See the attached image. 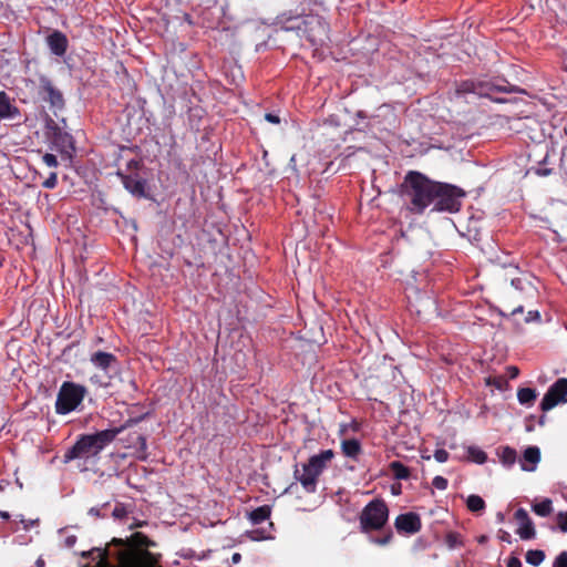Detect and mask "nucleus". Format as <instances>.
Masks as SVG:
<instances>
[{
	"mask_svg": "<svg viewBox=\"0 0 567 567\" xmlns=\"http://www.w3.org/2000/svg\"><path fill=\"white\" fill-rule=\"evenodd\" d=\"M140 440L142 441V444L145 445V439L144 437H140Z\"/></svg>",
	"mask_w": 567,
	"mask_h": 567,
	"instance_id": "obj_52",
	"label": "nucleus"
},
{
	"mask_svg": "<svg viewBox=\"0 0 567 567\" xmlns=\"http://www.w3.org/2000/svg\"><path fill=\"white\" fill-rule=\"evenodd\" d=\"M290 166L292 169H296V156L295 155L291 156V158H290Z\"/></svg>",
	"mask_w": 567,
	"mask_h": 567,
	"instance_id": "obj_49",
	"label": "nucleus"
},
{
	"mask_svg": "<svg viewBox=\"0 0 567 567\" xmlns=\"http://www.w3.org/2000/svg\"><path fill=\"white\" fill-rule=\"evenodd\" d=\"M390 470L396 480H408L410 477V470L399 461L391 462Z\"/></svg>",
	"mask_w": 567,
	"mask_h": 567,
	"instance_id": "obj_23",
	"label": "nucleus"
},
{
	"mask_svg": "<svg viewBox=\"0 0 567 567\" xmlns=\"http://www.w3.org/2000/svg\"><path fill=\"white\" fill-rule=\"evenodd\" d=\"M512 378H516L518 375V369L516 367L508 368Z\"/></svg>",
	"mask_w": 567,
	"mask_h": 567,
	"instance_id": "obj_44",
	"label": "nucleus"
},
{
	"mask_svg": "<svg viewBox=\"0 0 567 567\" xmlns=\"http://www.w3.org/2000/svg\"><path fill=\"white\" fill-rule=\"evenodd\" d=\"M270 507L267 505L260 506L249 513V519L252 524H260L270 517Z\"/></svg>",
	"mask_w": 567,
	"mask_h": 567,
	"instance_id": "obj_19",
	"label": "nucleus"
},
{
	"mask_svg": "<svg viewBox=\"0 0 567 567\" xmlns=\"http://www.w3.org/2000/svg\"><path fill=\"white\" fill-rule=\"evenodd\" d=\"M567 402V379L561 378L558 379L554 384L549 386L547 392L545 393L542 402L540 409L544 412L550 411L556 405L560 403Z\"/></svg>",
	"mask_w": 567,
	"mask_h": 567,
	"instance_id": "obj_7",
	"label": "nucleus"
},
{
	"mask_svg": "<svg viewBox=\"0 0 567 567\" xmlns=\"http://www.w3.org/2000/svg\"><path fill=\"white\" fill-rule=\"evenodd\" d=\"M121 567H154L148 553H128L118 558Z\"/></svg>",
	"mask_w": 567,
	"mask_h": 567,
	"instance_id": "obj_9",
	"label": "nucleus"
},
{
	"mask_svg": "<svg viewBox=\"0 0 567 567\" xmlns=\"http://www.w3.org/2000/svg\"><path fill=\"white\" fill-rule=\"evenodd\" d=\"M127 514L128 512L122 504L116 505L112 513L113 517L116 519H123L127 516Z\"/></svg>",
	"mask_w": 567,
	"mask_h": 567,
	"instance_id": "obj_31",
	"label": "nucleus"
},
{
	"mask_svg": "<svg viewBox=\"0 0 567 567\" xmlns=\"http://www.w3.org/2000/svg\"><path fill=\"white\" fill-rule=\"evenodd\" d=\"M434 196V210L456 213L462 205V198L465 193L453 185L437 183V189Z\"/></svg>",
	"mask_w": 567,
	"mask_h": 567,
	"instance_id": "obj_5",
	"label": "nucleus"
},
{
	"mask_svg": "<svg viewBox=\"0 0 567 567\" xmlns=\"http://www.w3.org/2000/svg\"><path fill=\"white\" fill-rule=\"evenodd\" d=\"M466 506L472 513L482 514L485 509V502L481 496L472 494L466 498Z\"/></svg>",
	"mask_w": 567,
	"mask_h": 567,
	"instance_id": "obj_20",
	"label": "nucleus"
},
{
	"mask_svg": "<svg viewBox=\"0 0 567 567\" xmlns=\"http://www.w3.org/2000/svg\"><path fill=\"white\" fill-rule=\"evenodd\" d=\"M437 183L415 172L409 173L403 184V197L408 208L415 214H421L434 200Z\"/></svg>",
	"mask_w": 567,
	"mask_h": 567,
	"instance_id": "obj_2",
	"label": "nucleus"
},
{
	"mask_svg": "<svg viewBox=\"0 0 567 567\" xmlns=\"http://www.w3.org/2000/svg\"><path fill=\"white\" fill-rule=\"evenodd\" d=\"M89 514L94 516V517H101L102 516L101 515V508H99V507L90 508Z\"/></svg>",
	"mask_w": 567,
	"mask_h": 567,
	"instance_id": "obj_43",
	"label": "nucleus"
},
{
	"mask_svg": "<svg viewBox=\"0 0 567 567\" xmlns=\"http://www.w3.org/2000/svg\"><path fill=\"white\" fill-rule=\"evenodd\" d=\"M434 458L439 462V463H444L447 461L449 458V453L443 450V449H440V450H436L434 452Z\"/></svg>",
	"mask_w": 567,
	"mask_h": 567,
	"instance_id": "obj_37",
	"label": "nucleus"
},
{
	"mask_svg": "<svg viewBox=\"0 0 567 567\" xmlns=\"http://www.w3.org/2000/svg\"><path fill=\"white\" fill-rule=\"evenodd\" d=\"M553 567H567V551H563L557 556Z\"/></svg>",
	"mask_w": 567,
	"mask_h": 567,
	"instance_id": "obj_36",
	"label": "nucleus"
},
{
	"mask_svg": "<svg viewBox=\"0 0 567 567\" xmlns=\"http://www.w3.org/2000/svg\"><path fill=\"white\" fill-rule=\"evenodd\" d=\"M540 461V451L537 446H528L519 460L523 471L533 472Z\"/></svg>",
	"mask_w": 567,
	"mask_h": 567,
	"instance_id": "obj_13",
	"label": "nucleus"
},
{
	"mask_svg": "<svg viewBox=\"0 0 567 567\" xmlns=\"http://www.w3.org/2000/svg\"><path fill=\"white\" fill-rule=\"evenodd\" d=\"M533 511L542 517H546L550 515L553 507H551V501L548 498L543 499L539 503H535L533 505Z\"/></svg>",
	"mask_w": 567,
	"mask_h": 567,
	"instance_id": "obj_24",
	"label": "nucleus"
},
{
	"mask_svg": "<svg viewBox=\"0 0 567 567\" xmlns=\"http://www.w3.org/2000/svg\"><path fill=\"white\" fill-rule=\"evenodd\" d=\"M248 537L251 540H256V542L272 538V536L270 534H267L265 529H254L248 533Z\"/></svg>",
	"mask_w": 567,
	"mask_h": 567,
	"instance_id": "obj_29",
	"label": "nucleus"
},
{
	"mask_svg": "<svg viewBox=\"0 0 567 567\" xmlns=\"http://www.w3.org/2000/svg\"><path fill=\"white\" fill-rule=\"evenodd\" d=\"M515 518L518 522L517 534L522 539H532L535 537V528L534 525L527 514V512L523 508H519L515 513Z\"/></svg>",
	"mask_w": 567,
	"mask_h": 567,
	"instance_id": "obj_11",
	"label": "nucleus"
},
{
	"mask_svg": "<svg viewBox=\"0 0 567 567\" xmlns=\"http://www.w3.org/2000/svg\"><path fill=\"white\" fill-rule=\"evenodd\" d=\"M523 311H524V307L522 305H519L518 307H516L512 310V315L522 313Z\"/></svg>",
	"mask_w": 567,
	"mask_h": 567,
	"instance_id": "obj_46",
	"label": "nucleus"
},
{
	"mask_svg": "<svg viewBox=\"0 0 567 567\" xmlns=\"http://www.w3.org/2000/svg\"><path fill=\"white\" fill-rule=\"evenodd\" d=\"M333 457L334 452L332 450H324L312 455L307 463L302 464L301 468L296 466L293 472L295 478L301 484L306 492L315 493L319 476L328 467Z\"/></svg>",
	"mask_w": 567,
	"mask_h": 567,
	"instance_id": "obj_3",
	"label": "nucleus"
},
{
	"mask_svg": "<svg viewBox=\"0 0 567 567\" xmlns=\"http://www.w3.org/2000/svg\"><path fill=\"white\" fill-rule=\"evenodd\" d=\"M124 187L135 196H143L145 193V183L137 176H124Z\"/></svg>",
	"mask_w": 567,
	"mask_h": 567,
	"instance_id": "obj_16",
	"label": "nucleus"
},
{
	"mask_svg": "<svg viewBox=\"0 0 567 567\" xmlns=\"http://www.w3.org/2000/svg\"><path fill=\"white\" fill-rule=\"evenodd\" d=\"M467 454H468V458L472 462L477 463V464H483L487 460L486 453L476 446H470L467 449Z\"/></svg>",
	"mask_w": 567,
	"mask_h": 567,
	"instance_id": "obj_25",
	"label": "nucleus"
},
{
	"mask_svg": "<svg viewBox=\"0 0 567 567\" xmlns=\"http://www.w3.org/2000/svg\"><path fill=\"white\" fill-rule=\"evenodd\" d=\"M507 567H522V561L517 557H511L507 561Z\"/></svg>",
	"mask_w": 567,
	"mask_h": 567,
	"instance_id": "obj_41",
	"label": "nucleus"
},
{
	"mask_svg": "<svg viewBox=\"0 0 567 567\" xmlns=\"http://www.w3.org/2000/svg\"><path fill=\"white\" fill-rule=\"evenodd\" d=\"M240 559H241V556H240V554H239V553H235V554L231 556V561H233L234 564H238V563L240 561Z\"/></svg>",
	"mask_w": 567,
	"mask_h": 567,
	"instance_id": "obj_45",
	"label": "nucleus"
},
{
	"mask_svg": "<svg viewBox=\"0 0 567 567\" xmlns=\"http://www.w3.org/2000/svg\"><path fill=\"white\" fill-rule=\"evenodd\" d=\"M18 115V107L11 103L6 92H0V120L14 118Z\"/></svg>",
	"mask_w": 567,
	"mask_h": 567,
	"instance_id": "obj_14",
	"label": "nucleus"
},
{
	"mask_svg": "<svg viewBox=\"0 0 567 567\" xmlns=\"http://www.w3.org/2000/svg\"><path fill=\"white\" fill-rule=\"evenodd\" d=\"M47 43L53 54L62 56L66 52L69 42L62 32L54 31L48 35Z\"/></svg>",
	"mask_w": 567,
	"mask_h": 567,
	"instance_id": "obj_12",
	"label": "nucleus"
},
{
	"mask_svg": "<svg viewBox=\"0 0 567 567\" xmlns=\"http://www.w3.org/2000/svg\"><path fill=\"white\" fill-rule=\"evenodd\" d=\"M501 461L504 465L511 466L516 462V451L512 447H504L499 454Z\"/></svg>",
	"mask_w": 567,
	"mask_h": 567,
	"instance_id": "obj_26",
	"label": "nucleus"
},
{
	"mask_svg": "<svg viewBox=\"0 0 567 567\" xmlns=\"http://www.w3.org/2000/svg\"><path fill=\"white\" fill-rule=\"evenodd\" d=\"M511 284L516 290L529 296H533L536 290L532 282L525 278H513Z\"/></svg>",
	"mask_w": 567,
	"mask_h": 567,
	"instance_id": "obj_22",
	"label": "nucleus"
},
{
	"mask_svg": "<svg viewBox=\"0 0 567 567\" xmlns=\"http://www.w3.org/2000/svg\"><path fill=\"white\" fill-rule=\"evenodd\" d=\"M265 120L271 124H279L280 123V117L277 115V114H274V113H267L265 115Z\"/></svg>",
	"mask_w": 567,
	"mask_h": 567,
	"instance_id": "obj_40",
	"label": "nucleus"
},
{
	"mask_svg": "<svg viewBox=\"0 0 567 567\" xmlns=\"http://www.w3.org/2000/svg\"><path fill=\"white\" fill-rule=\"evenodd\" d=\"M389 509L381 499L370 502L362 511L360 523L363 529H380L388 522Z\"/></svg>",
	"mask_w": 567,
	"mask_h": 567,
	"instance_id": "obj_6",
	"label": "nucleus"
},
{
	"mask_svg": "<svg viewBox=\"0 0 567 567\" xmlns=\"http://www.w3.org/2000/svg\"><path fill=\"white\" fill-rule=\"evenodd\" d=\"M54 144L62 154L68 156H71V153L74 150L72 136L68 133L58 134L54 138Z\"/></svg>",
	"mask_w": 567,
	"mask_h": 567,
	"instance_id": "obj_17",
	"label": "nucleus"
},
{
	"mask_svg": "<svg viewBox=\"0 0 567 567\" xmlns=\"http://www.w3.org/2000/svg\"><path fill=\"white\" fill-rule=\"evenodd\" d=\"M21 523L24 524V528L28 529L30 525L33 524V522H25L24 519H21Z\"/></svg>",
	"mask_w": 567,
	"mask_h": 567,
	"instance_id": "obj_50",
	"label": "nucleus"
},
{
	"mask_svg": "<svg viewBox=\"0 0 567 567\" xmlns=\"http://www.w3.org/2000/svg\"><path fill=\"white\" fill-rule=\"evenodd\" d=\"M341 450L346 456L355 458L361 452V445L355 439L344 440L341 442Z\"/></svg>",
	"mask_w": 567,
	"mask_h": 567,
	"instance_id": "obj_18",
	"label": "nucleus"
},
{
	"mask_svg": "<svg viewBox=\"0 0 567 567\" xmlns=\"http://www.w3.org/2000/svg\"><path fill=\"white\" fill-rule=\"evenodd\" d=\"M390 540V536H386L385 538L378 539L377 543L380 545H385Z\"/></svg>",
	"mask_w": 567,
	"mask_h": 567,
	"instance_id": "obj_47",
	"label": "nucleus"
},
{
	"mask_svg": "<svg viewBox=\"0 0 567 567\" xmlns=\"http://www.w3.org/2000/svg\"><path fill=\"white\" fill-rule=\"evenodd\" d=\"M537 398V392L530 388L519 389L517 392V399L523 405H532Z\"/></svg>",
	"mask_w": 567,
	"mask_h": 567,
	"instance_id": "obj_21",
	"label": "nucleus"
},
{
	"mask_svg": "<svg viewBox=\"0 0 567 567\" xmlns=\"http://www.w3.org/2000/svg\"><path fill=\"white\" fill-rule=\"evenodd\" d=\"M75 542H76V537L74 535L65 537V540H64L66 547H72L75 544Z\"/></svg>",
	"mask_w": 567,
	"mask_h": 567,
	"instance_id": "obj_42",
	"label": "nucleus"
},
{
	"mask_svg": "<svg viewBox=\"0 0 567 567\" xmlns=\"http://www.w3.org/2000/svg\"><path fill=\"white\" fill-rule=\"evenodd\" d=\"M525 320H526V322L539 321L540 315L537 310H530V311H528Z\"/></svg>",
	"mask_w": 567,
	"mask_h": 567,
	"instance_id": "obj_39",
	"label": "nucleus"
},
{
	"mask_svg": "<svg viewBox=\"0 0 567 567\" xmlns=\"http://www.w3.org/2000/svg\"><path fill=\"white\" fill-rule=\"evenodd\" d=\"M85 394V386L70 381L63 382L56 395L55 412L65 415L75 411L83 402Z\"/></svg>",
	"mask_w": 567,
	"mask_h": 567,
	"instance_id": "obj_4",
	"label": "nucleus"
},
{
	"mask_svg": "<svg viewBox=\"0 0 567 567\" xmlns=\"http://www.w3.org/2000/svg\"><path fill=\"white\" fill-rule=\"evenodd\" d=\"M565 69L567 70V58L564 60Z\"/></svg>",
	"mask_w": 567,
	"mask_h": 567,
	"instance_id": "obj_51",
	"label": "nucleus"
},
{
	"mask_svg": "<svg viewBox=\"0 0 567 567\" xmlns=\"http://www.w3.org/2000/svg\"><path fill=\"white\" fill-rule=\"evenodd\" d=\"M545 559V554L543 550L535 549L528 550L526 554V561L532 566H539Z\"/></svg>",
	"mask_w": 567,
	"mask_h": 567,
	"instance_id": "obj_27",
	"label": "nucleus"
},
{
	"mask_svg": "<svg viewBox=\"0 0 567 567\" xmlns=\"http://www.w3.org/2000/svg\"><path fill=\"white\" fill-rule=\"evenodd\" d=\"M41 93L43 94L44 100L49 101L51 106L56 109H62L64 105V100L62 93L54 87L48 79H41Z\"/></svg>",
	"mask_w": 567,
	"mask_h": 567,
	"instance_id": "obj_10",
	"label": "nucleus"
},
{
	"mask_svg": "<svg viewBox=\"0 0 567 567\" xmlns=\"http://www.w3.org/2000/svg\"><path fill=\"white\" fill-rule=\"evenodd\" d=\"M319 28H320V31H321V35L316 38V37H312V41L313 42H318V43H322L324 41V39L327 38V27L319 22Z\"/></svg>",
	"mask_w": 567,
	"mask_h": 567,
	"instance_id": "obj_38",
	"label": "nucleus"
},
{
	"mask_svg": "<svg viewBox=\"0 0 567 567\" xmlns=\"http://www.w3.org/2000/svg\"><path fill=\"white\" fill-rule=\"evenodd\" d=\"M123 426L107 429L94 434H83L64 454V462L74 460L83 461L84 464H95L100 453L111 444L123 431Z\"/></svg>",
	"mask_w": 567,
	"mask_h": 567,
	"instance_id": "obj_1",
	"label": "nucleus"
},
{
	"mask_svg": "<svg viewBox=\"0 0 567 567\" xmlns=\"http://www.w3.org/2000/svg\"><path fill=\"white\" fill-rule=\"evenodd\" d=\"M115 361L116 358L112 353L103 351H97L91 357L92 364L103 371H106Z\"/></svg>",
	"mask_w": 567,
	"mask_h": 567,
	"instance_id": "obj_15",
	"label": "nucleus"
},
{
	"mask_svg": "<svg viewBox=\"0 0 567 567\" xmlns=\"http://www.w3.org/2000/svg\"><path fill=\"white\" fill-rule=\"evenodd\" d=\"M445 542L450 549H454L462 545V539H461L460 535L456 533H449L446 535Z\"/></svg>",
	"mask_w": 567,
	"mask_h": 567,
	"instance_id": "obj_28",
	"label": "nucleus"
},
{
	"mask_svg": "<svg viewBox=\"0 0 567 567\" xmlns=\"http://www.w3.org/2000/svg\"><path fill=\"white\" fill-rule=\"evenodd\" d=\"M42 161L48 167H56L58 166L56 156L53 154H50V153L44 154L42 157Z\"/></svg>",
	"mask_w": 567,
	"mask_h": 567,
	"instance_id": "obj_34",
	"label": "nucleus"
},
{
	"mask_svg": "<svg viewBox=\"0 0 567 567\" xmlns=\"http://www.w3.org/2000/svg\"><path fill=\"white\" fill-rule=\"evenodd\" d=\"M58 184L56 173H51L50 176L43 182L42 186L48 189H52Z\"/></svg>",
	"mask_w": 567,
	"mask_h": 567,
	"instance_id": "obj_32",
	"label": "nucleus"
},
{
	"mask_svg": "<svg viewBox=\"0 0 567 567\" xmlns=\"http://www.w3.org/2000/svg\"><path fill=\"white\" fill-rule=\"evenodd\" d=\"M432 484L435 488L444 491L447 487V480L443 476H435Z\"/></svg>",
	"mask_w": 567,
	"mask_h": 567,
	"instance_id": "obj_35",
	"label": "nucleus"
},
{
	"mask_svg": "<svg viewBox=\"0 0 567 567\" xmlns=\"http://www.w3.org/2000/svg\"><path fill=\"white\" fill-rule=\"evenodd\" d=\"M395 527L399 532L415 534L421 529V519L415 513L401 514L395 519Z\"/></svg>",
	"mask_w": 567,
	"mask_h": 567,
	"instance_id": "obj_8",
	"label": "nucleus"
},
{
	"mask_svg": "<svg viewBox=\"0 0 567 567\" xmlns=\"http://www.w3.org/2000/svg\"><path fill=\"white\" fill-rule=\"evenodd\" d=\"M0 517L3 518V519H9L10 518V514L8 512L0 511Z\"/></svg>",
	"mask_w": 567,
	"mask_h": 567,
	"instance_id": "obj_48",
	"label": "nucleus"
},
{
	"mask_svg": "<svg viewBox=\"0 0 567 567\" xmlns=\"http://www.w3.org/2000/svg\"><path fill=\"white\" fill-rule=\"evenodd\" d=\"M557 523L561 532L567 533V512H560L557 515Z\"/></svg>",
	"mask_w": 567,
	"mask_h": 567,
	"instance_id": "obj_33",
	"label": "nucleus"
},
{
	"mask_svg": "<svg viewBox=\"0 0 567 567\" xmlns=\"http://www.w3.org/2000/svg\"><path fill=\"white\" fill-rule=\"evenodd\" d=\"M3 486L0 484V491H2Z\"/></svg>",
	"mask_w": 567,
	"mask_h": 567,
	"instance_id": "obj_53",
	"label": "nucleus"
},
{
	"mask_svg": "<svg viewBox=\"0 0 567 567\" xmlns=\"http://www.w3.org/2000/svg\"><path fill=\"white\" fill-rule=\"evenodd\" d=\"M491 90H497V91H504V92H513L514 90L511 87V89H507L506 86H499V85H495L493 83H486L484 84V86H482V89H480L477 91L478 94H487Z\"/></svg>",
	"mask_w": 567,
	"mask_h": 567,
	"instance_id": "obj_30",
	"label": "nucleus"
}]
</instances>
